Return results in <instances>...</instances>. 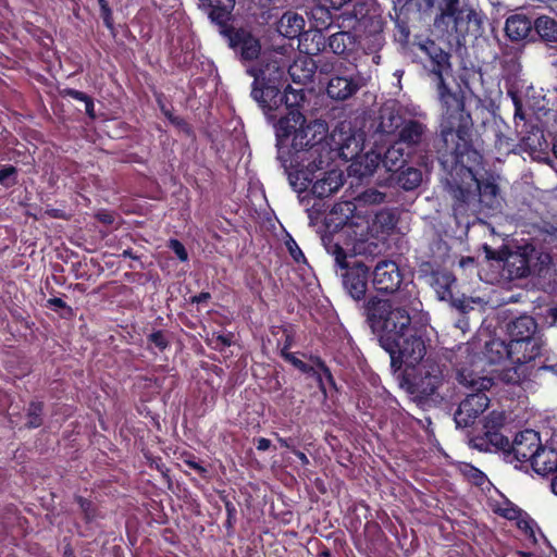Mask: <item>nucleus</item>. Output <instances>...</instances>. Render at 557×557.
<instances>
[{
  "instance_id": "nucleus-59",
  "label": "nucleus",
  "mask_w": 557,
  "mask_h": 557,
  "mask_svg": "<svg viewBox=\"0 0 557 557\" xmlns=\"http://www.w3.org/2000/svg\"><path fill=\"white\" fill-rule=\"evenodd\" d=\"M77 504L79 505L82 511L85 513V517L87 519L91 518L94 516V509L91 502L85 499L82 496L76 497Z\"/></svg>"
},
{
  "instance_id": "nucleus-29",
  "label": "nucleus",
  "mask_w": 557,
  "mask_h": 557,
  "mask_svg": "<svg viewBox=\"0 0 557 557\" xmlns=\"http://www.w3.org/2000/svg\"><path fill=\"white\" fill-rule=\"evenodd\" d=\"M533 28L534 22L524 14L510 15L505 23V33L511 41L525 39Z\"/></svg>"
},
{
  "instance_id": "nucleus-31",
  "label": "nucleus",
  "mask_w": 557,
  "mask_h": 557,
  "mask_svg": "<svg viewBox=\"0 0 557 557\" xmlns=\"http://www.w3.org/2000/svg\"><path fill=\"white\" fill-rule=\"evenodd\" d=\"M391 180L403 190L412 191L421 185L423 173L420 169L409 165L394 172Z\"/></svg>"
},
{
  "instance_id": "nucleus-49",
  "label": "nucleus",
  "mask_w": 557,
  "mask_h": 557,
  "mask_svg": "<svg viewBox=\"0 0 557 557\" xmlns=\"http://www.w3.org/2000/svg\"><path fill=\"white\" fill-rule=\"evenodd\" d=\"M98 3L100 5V16L102 17L104 25L113 33L114 23L112 10L106 0H98Z\"/></svg>"
},
{
  "instance_id": "nucleus-55",
  "label": "nucleus",
  "mask_w": 557,
  "mask_h": 557,
  "mask_svg": "<svg viewBox=\"0 0 557 557\" xmlns=\"http://www.w3.org/2000/svg\"><path fill=\"white\" fill-rule=\"evenodd\" d=\"M285 360L304 373H311L313 368L293 355H285Z\"/></svg>"
},
{
  "instance_id": "nucleus-60",
  "label": "nucleus",
  "mask_w": 557,
  "mask_h": 557,
  "mask_svg": "<svg viewBox=\"0 0 557 557\" xmlns=\"http://www.w3.org/2000/svg\"><path fill=\"white\" fill-rule=\"evenodd\" d=\"M16 173V169L12 165L0 169V184L9 185L8 180Z\"/></svg>"
},
{
  "instance_id": "nucleus-44",
  "label": "nucleus",
  "mask_w": 557,
  "mask_h": 557,
  "mask_svg": "<svg viewBox=\"0 0 557 557\" xmlns=\"http://www.w3.org/2000/svg\"><path fill=\"white\" fill-rule=\"evenodd\" d=\"M357 199L362 205H381L385 202L386 194L374 188H369L362 191Z\"/></svg>"
},
{
  "instance_id": "nucleus-23",
  "label": "nucleus",
  "mask_w": 557,
  "mask_h": 557,
  "mask_svg": "<svg viewBox=\"0 0 557 557\" xmlns=\"http://www.w3.org/2000/svg\"><path fill=\"white\" fill-rule=\"evenodd\" d=\"M484 358L488 363H499L506 359H510L512 363H520L518 361L519 355L513 354L512 345L506 343L500 338H492L485 343Z\"/></svg>"
},
{
  "instance_id": "nucleus-12",
  "label": "nucleus",
  "mask_w": 557,
  "mask_h": 557,
  "mask_svg": "<svg viewBox=\"0 0 557 557\" xmlns=\"http://www.w3.org/2000/svg\"><path fill=\"white\" fill-rule=\"evenodd\" d=\"M221 34L227 39V44L243 62H250L259 58L261 44L258 37L245 28L228 27L227 23L220 26Z\"/></svg>"
},
{
  "instance_id": "nucleus-52",
  "label": "nucleus",
  "mask_w": 557,
  "mask_h": 557,
  "mask_svg": "<svg viewBox=\"0 0 557 557\" xmlns=\"http://www.w3.org/2000/svg\"><path fill=\"white\" fill-rule=\"evenodd\" d=\"M286 247H287L290 256L293 257V259L296 262L299 263V262H305L306 261L305 255L302 253L301 249L299 248L297 243L292 237H289L286 240Z\"/></svg>"
},
{
  "instance_id": "nucleus-34",
  "label": "nucleus",
  "mask_w": 557,
  "mask_h": 557,
  "mask_svg": "<svg viewBox=\"0 0 557 557\" xmlns=\"http://www.w3.org/2000/svg\"><path fill=\"white\" fill-rule=\"evenodd\" d=\"M457 381L471 389L473 393L488 391L493 386V380L488 376H481L472 370L460 368L457 370Z\"/></svg>"
},
{
  "instance_id": "nucleus-38",
  "label": "nucleus",
  "mask_w": 557,
  "mask_h": 557,
  "mask_svg": "<svg viewBox=\"0 0 557 557\" xmlns=\"http://www.w3.org/2000/svg\"><path fill=\"white\" fill-rule=\"evenodd\" d=\"M527 252L530 257L532 273L542 276L552 263V256L545 251H539L533 246L527 245Z\"/></svg>"
},
{
  "instance_id": "nucleus-6",
  "label": "nucleus",
  "mask_w": 557,
  "mask_h": 557,
  "mask_svg": "<svg viewBox=\"0 0 557 557\" xmlns=\"http://www.w3.org/2000/svg\"><path fill=\"white\" fill-rule=\"evenodd\" d=\"M438 11L434 18V28L442 35L455 36L458 44L468 34L476 35L481 29L479 14L461 0H440Z\"/></svg>"
},
{
  "instance_id": "nucleus-9",
  "label": "nucleus",
  "mask_w": 557,
  "mask_h": 557,
  "mask_svg": "<svg viewBox=\"0 0 557 557\" xmlns=\"http://www.w3.org/2000/svg\"><path fill=\"white\" fill-rule=\"evenodd\" d=\"M537 323L533 317L521 314L506 324V333L510 338L512 351L519 355L520 363H528L541 355L542 345L535 337Z\"/></svg>"
},
{
  "instance_id": "nucleus-62",
  "label": "nucleus",
  "mask_w": 557,
  "mask_h": 557,
  "mask_svg": "<svg viewBox=\"0 0 557 557\" xmlns=\"http://www.w3.org/2000/svg\"><path fill=\"white\" fill-rule=\"evenodd\" d=\"M379 248L377 244L374 243V242H371V243H363L359 246L358 248V253H363V255H373L374 253V250H376Z\"/></svg>"
},
{
  "instance_id": "nucleus-17",
  "label": "nucleus",
  "mask_w": 557,
  "mask_h": 557,
  "mask_svg": "<svg viewBox=\"0 0 557 557\" xmlns=\"http://www.w3.org/2000/svg\"><path fill=\"white\" fill-rule=\"evenodd\" d=\"M335 20L341 29L359 32L369 25L372 17L369 15L368 4L362 0H352L350 5L345 7Z\"/></svg>"
},
{
  "instance_id": "nucleus-61",
  "label": "nucleus",
  "mask_w": 557,
  "mask_h": 557,
  "mask_svg": "<svg viewBox=\"0 0 557 557\" xmlns=\"http://www.w3.org/2000/svg\"><path fill=\"white\" fill-rule=\"evenodd\" d=\"M226 512H227V520H226V527L232 528L235 522V516H236V508L235 506L227 502L225 504Z\"/></svg>"
},
{
  "instance_id": "nucleus-2",
  "label": "nucleus",
  "mask_w": 557,
  "mask_h": 557,
  "mask_svg": "<svg viewBox=\"0 0 557 557\" xmlns=\"http://www.w3.org/2000/svg\"><path fill=\"white\" fill-rule=\"evenodd\" d=\"M471 131H453L446 140L438 136L434 145L444 171L441 183L450 197L457 219L495 214L505 201L498 176L485 173L478 177L472 171V165L480 163L482 157L471 145Z\"/></svg>"
},
{
  "instance_id": "nucleus-42",
  "label": "nucleus",
  "mask_w": 557,
  "mask_h": 557,
  "mask_svg": "<svg viewBox=\"0 0 557 557\" xmlns=\"http://www.w3.org/2000/svg\"><path fill=\"white\" fill-rule=\"evenodd\" d=\"M380 163H382V154L380 152H367L363 157V161L359 164L360 169L357 170V172L360 176L371 175Z\"/></svg>"
},
{
  "instance_id": "nucleus-45",
  "label": "nucleus",
  "mask_w": 557,
  "mask_h": 557,
  "mask_svg": "<svg viewBox=\"0 0 557 557\" xmlns=\"http://www.w3.org/2000/svg\"><path fill=\"white\" fill-rule=\"evenodd\" d=\"M506 417L504 412L492 411L484 419L483 431L498 432L505 424Z\"/></svg>"
},
{
  "instance_id": "nucleus-35",
  "label": "nucleus",
  "mask_w": 557,
  "mask_h": 557,
  "mask_svg": "<svg viewBox=\"0 0 557 557\" xmlns=\"http://www.w3.org/2000/svg\"><path fill=\"white\" fill-rule=\"evenodd\" d=\"M520 146L531 156H534L535 153L545 151L548 148V143L544 136V132L540 127L532 125L522 136Z\"/></svg>"
},
{
  "instance_id": "nucleus-48",
  "label": "nucleus",
  "mask_w": 557,
  "mask_h": 557,
  "mask_svg": "<svg viewBox=\"0 0 557 557\" xmlns=\"http://www.w3.org/2000/svg\"><path fill=\"white\" fill-rule=\"evenodd\" d=\"M465 475L475 485L481 486L487 480L486 475L478 468L466 465L463 468Z\"/></svg>"
},
{
  "instance_id": "nucleus-63",
  "label": "nucleus",
  "mask_w": 557,
  "mask_h": 557,
  "mask_svg": "<svg viewBox=\"0 0 557 557\" xmlns=\"http://www.w3.org/2000/svg\"><path fill=\"white\" fill-rule=\"evenodd\" d=\"M212 344L215 349H222L225 346H230L231 341L226 336L218 335L212 338Z\"/></svg>"
},
{
  "instance_id": "nucleus-15",
  "label": "nucleus",
  "mask_w": 557,
  "mask_h": 557,
  "mask_svg": "<svg viewBox=\"0 0 557 557\" xmlns=\"http://www.w3.org/2000/svg\"><path fill=\"white\" fill-rule=\"evenodd\" d=\"M366 85L367 79L361 73L351 75L342 73L330 78L326 95L335 101H345L352 98Z\"/></svg>"
},
{
  "instance_id": "nucleus-56",
  "label": "nucleus",
  "mask_w": 557,
  "mask_h": 557,
  "mask_svg": "<svg viewBox=\"0 0 557 557\" xmlns=\"http://www.w3.org/2000/svg\"><path fill=\"white\" fill-rule=\"evenodd\" d=\"M169 247L174 251L181 261H186L188 259L187 251L180 240L170 239Z\"/></svg>"
},
{
  "instance_id": "nucleus-14",
  "label": "nucleus",
  "mask_w": 557,
  "mask_h": 557,
  "mask_svg": "<svg viewBox=\"0 0 557 557\" xmlns=\"http://www.w3.org/2000/svg\"><path fill=\"white\" fill-rule=\"evenodd\" d=\"M540 446L539 433L533 430H525L516 435L504 458L510 463L513 461H532Z\"/></svg>"
},
{
  "instance_id": "nucleus-16",
  "label": "nucleus",
  "mask_w": 557,
  "mask_h": 557,
  "mask_svg": "<svg viewBox=\"0 0 557 557\" xmlns=\"http://www.w3.org/2000/svg\"><path fill=\"white\" fill-rule=\"evenodd\" d=\"M488 405L490 398L484 392L468 394L454 414L456 426L463 429L471 425Z\"/></svg>"
},
{
  "instance_id": "nucleus-22",
  "label": "nucleus",
  "mask_w": 557,
  "mask_h": 557,
  "mask_svg": "<svg viewBox=\"0 0 557 557\" xmlns=\"http://www.w3.org/2000/svg\"><path fill=\"white\" fill-rule=\"evenodd\" d=\"M281 102L274 107H260L264 114L269 120H273L275 115L272 114L273 111L281 109L284 104L286 113H292L294 111H300V107L306 100V94L302 88L295 89L292 86H287L284 90V94L280 92Z\"/></svg>"
},
{
  "instance_id": "nucleus-36",
  "label": "nucleus",
  "mask_w": 557,
  "mask_h": 557,
  "mask_svg": "<svg viewBox=\"0 0 557 557\" xmlns=\"http://www.w3.org/2000/svg\"><path fill=\"white\" fill-rule=\"evenodd\" d=\"M326 38L321 30L304 32L299 38V47L305 55L311 57L320 53L325 49Z\"/></svg>"
},
{
  "instance_id": "nucleus-54",
  "label": "nucleus",
  "mask_w": 557,
  "mask_h": 557,
  "mask_svg": "<svg viewBox=\"0 0 557 557\" xmlns=\"http://www.w3.org/2000/svg\"><path fill=\"white\" fill-rule=\"evenodd\" d=\"M47 306L54 310H63L62 317H67L72 314V308L67 306L61 298L54 297L47 300Z\"/></svg>"
},
{
  "instance_id": "nucleus-47",
  "label": "nucleus",
  "mask_w": 557,
  "mask_h": 557,
  "mask_svg": "<svg viewBox=\"0 0 557 557\" xmlns=\"http://www.w3.org/2000/svg\"><path fill=\"white\" fill-rule=\"evenodd\" d=\"M318 367H319V371L313 369V371H311V373L317 377V380L320 384V388L323 392H325L323 380H326L330 385L335 386V381L331 373V370L321 361H319Z\"/></svg>"
},
{
  "instance_id": "nucleus-8",
  "label": "nucleus",
  "mask_w": 557,
  "mask_h": 557,
  "mask_svg": "<svg viewBox=\"0 0 557 557\" xmlns=\"http://www.w3.org/2000/svg\"><path fill=\"white\" fill-rule=\"evenodd\" d=\"M321 240L326 251L334 257L335 264L345 270L342 277L347 293L355 300L364 299L368 289L369 268L359 261L349 264L346 252L339 243L334 239L333 234L322 235Z\"/></svg>"
},
{
  "instance_id": "nucleus-11",
  "label": "nucleus",
  "mask_w": 557,
  "mask_h": 557,
  "mask_svg": "<svg viewBox=\"0 0 557 557\" xmlns=\"http://www.w3.org/2000/svg\"><path fill=\"white\" fill-rule=\"evenodd\" d=\"M432 132L425 123L416 119H408L404 122L397 133V141L418 159H424L431 151Z\"/></svg>"
},
{
  "instance_id": "nucleus-20",
  "label": "nucleus",
  "mask_w": 557,
  "mask_h": 557,
  "mask_svg": "<svg viewBox=\"0 0 557 557\" xmlns=\"http://www.w3.org/2000/svg\"><path fill=\"white\" fill-rule=\"evenodd\" d=\"M324 169L323 176L319 177L313 173V180L309 183L312 184V195L319 199L330 197L336 193L344 184L343 173L339 170Z\"/></svg>"
},
{
  "instance_id": "nucleus-39",
  "label": "nucleus",
  "mask_w": 557,
  "mask_h": 557,
  "mask_svg": "<svg viewBox=\"0 0 557 557\" xmlns=\"http://www.w3.org/2000/svg\"><path fill=\"white\" fill-rule=\"evenodd\" d=\"M450 305L461 314H470L472 312H480L484 307V301L481 298H472L462 295L461 297H453Z\"/></svg>"
},
{
  "instance_id": "nucleus-19",
  "label": "nucleus",
  "mask_w": 557,
  "mask_h": 557,
  "mask_svg": "<svg viewBox=\"0 0 557 557\" xmlns=\"http://www.w3.org/2000/svg\"><path fill=\"white\" fill-rule=\"evenodd\" d=\"M503 272L509 280L523 278L532 274V265L527 252V246L516 251H510L506 256Z\"/></svg>"
},
{
  "instance_id": "nucleus-58",
  "label": "nucleus",
  "mask_w": 557,
  "mask_h": 557,
  "mask_svg": "<svg viewBox=\"0 0 557 557\" xmlns=\"http://www.w3.org/2000/svg\"><path fill=\"white\" fill-rule=\"evenodd\" d=\"M317 71H319L320 74L329 75L336 71V62L332 60H319L317 62Z\"/></svg>"
},
{
  "instance_id": "nucleus-7",
  "label": "nucleus",
  "mask_w": 557,
  "mask_h": 557,
  "mask_svg": "<svg viewBox=\"0 0 557 557\" xmlns=\"http://www.w3.org/2000/svg\"><path fill=\"white\" fill-rule=\"evenodd\" d=\"M286 65L277 60L263 59L247 73L253 77L251 97L260 107H274L281 102L280 89Z\"/></svg>"
},
{
  "instance_id": "nucleus-13",
  "label": "nucleus",
  "mask_w": 557,
  "mask_h": 557,
  "mask_svg": "<svg viewBox=\"0 0 557 557\" xmlns=\"http://www.w3.org/2000/svg\"><path fill=\"white\" fill-rule=\"evenodd\" d=\"M404 276L399 265L393 260H381L372 271V285L376 292L393 294L403 283Z\"/></svg>"
},
{
  "instance_id": "nucleus-3",
  "label": "nucleus",
  "mask_w": 557,
  "mask_h": 557,
  "mask_svg": "<svg viewBox=\"0 0 557 557\" xmlns=\"http://www.w3.org/2000/svg\"><path fill=\"white\" fill-rule=\"evenodd\" d=\"M420 49L429 58L430 64L425 65V69L435 85L443 109L438 136H444L446 139L447 135H453V131L458 129L465 133L467 129H472L473 121L466 109L462 91L459 88L454 90L448 84V79L454 78L450 54L433 40L425 41Z\"/></svg>"
},
{
  "instance_id": "nucleus-4",
  "label": "nucleus",
  "mask_w": 557,
  "mask_h": 557,
  "mask_svg": "<svg viewBox=\"0 0 557 557\" xmlns=\"http://www.w3.org/2000/svg\"><path fill=\"white\" fill-rule=\"evenodd\" d=\"M362 308L373 333L379 335L381 347L394 345L395 338L413 329L412 323L421 326L429 323V313L416 296L395 300L371 296Z\"/></svg>"
},
{
  "instance_id": "nucleus-26",
  "label": "nucleus",
  "mask_w": 557,
  "mask_h": 557,
  "mask_svg": "<svg viewBox=\"0 0 557 557\" xmlns=\"http://www.w3.org/2000/svg\"><path fill=\"white\" fill-rule=\"evenodd\" d=\"M287 72L294 83L306 85L313 81L317 62L311 57L300 55L288 66Z\"/></svg>"
},
{
  "instance_id": "nucleus-30",
  "label": "nucleus",
  "mask_w": 557,
  "mask_h": 557,
  "mask_svg": "<svg viewBox=\"0 0 557 557\" xmlns=\"http://www.w3.org/2000/svg\"><path fill=\"white\" fill-rule=\"evenodd\" d=\"M304 16L293 11L285 12L276 25L280 35L289 39L300 38L304 34Z\"/></svg>"
},
{
  "instance_id": "nucleus-32",
  "label": "nucleus",
  "mask_w": 557,
  "mask_h": 557,
  "mask_svg": "<svg viewBox=\"0 0 557 557\" xmlns=\"http://www.w3.org/2000/svg\"><path fill=\"white\" fill-rule=\"evenodd\" d=\"M417 158L408 154V150L395 140L384 152L382 164L388 172H396L405 166L408 159Z\"/></svg>"
},
{
  "instance_id": "nucleus-46",
  "label": "nucleus",
  "mask_w": 557,
  "mask_h": 557,
  "mask_svg": "<svg viewBox=\"0 0 557 557\" xmlns=\"http://www.w3.org/2000/svg\"><path fill=\"white\" fill-rule=\"evenodd\" d=\"M42 404L41 403H32L28 407L27 411V422L26 425L28 428H38L42 423Z\"/></svg>"
},
{
  "instance_id": "nucleus-53",
  "label": "nucleus",
  "mask_w": 557,
  "mask_h": 557,
  "mask_svg": "<svg viewBox=\"0 0 557 557\" xmlns=\"http://www.w3.org/2000/svg\"><path fill=\"white\" fill-rule=\"evenodd\" d=\"M149 343L153 344L160 350L166 348L169 342L163 331H156L148 336Z\"/></svg>"
},
{
  "instance_id": "nucleus-64",
  "label": "nucleus",
  "mask_w": 557,
  "mask_h": 557,
  "mask_svg": "<svg viewBox=\"0 0 557 557\" xmlns=\"http://www.w3.org/2000/svg\"><path fill=\"white\" fill-rule=\"evenodd\" d=\"M66 95L70 96L71 98L73 99H76V100H79V101H85L87 100V98H89L88 95H86L85 92L83 91H79V90H76V89H66L65 90Z\"/></svg>"
},
{
  "instance_id": "nucleus-1",
  "label": "nucleus",
  "mask_w": 557,
  "mask_h": 557,
  "mask_svg": "<svg viewBox=\"0 0 557 557\" xmlns=\"http://www.w3.org/2000/svg\"><path fill=\"white\" fill-rule=\"evenodd\" d=\"M274 128L276 159L298 193L308 188L314 172L329 168L337 156L348 160L358 154V143L345 122L333 129L330 139L325 121L307 122L300 111L281 115Z\"/></svg>"
},
{
  "instance_id": "nucleus-5",
  "label": "nucleus",
  "mask_w": 557,
  "mask_h": 557,
  "mask_svg": "<svg viewBox=\"0 0 557 557\" xmlns=\"http://www.w3.org/2000/svg\"><path fill=\"white\" fill-rule=\"evenodd\" d=\"M446 377V366L435 358L428 357L408 386L412 400L423 409L442 405L448 398V395L442 393L447 384Z\"/></svg>"
},
{
  "instance_id": "nucleus-28",
  "label": "nucleus",
  "mask_w": 557,
  "mask_h": 557,
  "mask_svg": "<svg viewBox=\"0 0 557 557\" xmlns=\"http://www.w3.org/2000/svg\"><path fill=\"white\" fill-rule=\"evenodd\" d=\"M428 282L435 290L440 300L450 301L454 297L451 286L456 282V278L451 272L432 269L428 275Z\"/></svg>"
},
{
  "instance_id": "nucleus-40",
  "label": "nucleus",
  "mask_w": 557,
  "mask_h": 557,
  "mask_svg": "<svg viewBox=\"0 0 557 557\" xmlns=\"http://www.w3.org/2000/svg\"><path fill=\"white\" fill-rule=\"evenodd\" d=\"M513 367H508L502 370L499 377L500 380L510 385H519L527 377V368L525 363H515Z\"/></svg>"
},
{
  "instance_id": "nucleus-50",
  "label": "nucleus",
  "mask_w": 557,
  "mask_h": 557,
  "mask_svg": "<svg viewBox=\"0 0 557 557\" xmlns=\"http://www.w3.org/2000/svg\"><path fill=\"white\" fill-rule=\"evenodd\" d=\"M321 8L327 11L341 12L345 7L350 5L352 0H317Z\"/></svg>"
},
{
  "instance_id": "nucleus-18",
  "label": "nucleus",
  "mask_w": 557,
  "mask_h": 557,
  "mask_svg": "<svg viewBox=\"0 0 557 557\" xmlns=\"http://www.w3.org/2000/svg\"><path fill=\"white\" fill-rule=\"evenodd\" d=\"M406 119L399 113L395 104H385L379 111V116L371 124L373 136L383 139L386 136H397Z\"/></svg>"
},
{
  "instance_id": "nucleus-24",
  "label": "nucleus",
  "mask_w": 557,
  "mask_h": 557,
  "mask_svg": "<svg viewBox=\"0 0 557 557\" xmlns=\"http://www.w3.org/2000/svg\"><path fill=\"white\" fill-rule=\"evenodd\" d=\"M326 41L327 47L334 54L348 58L358 45V36L355 32L342 29L331 35Z\"/></svg>"
},
{
  "instance_id": "nucleus-25",
  "label": "nucleus",
  "mask_w": 557,
  "mask_h": 557,
  "mask_svg": "<svg viewBox=\"0 0 557 557\" xmlns=\"http://www.w3.org/2000/svg\"><path fill=\"white\" fill-rule=\"evenodd\" d=\"M356 206L350 201L338 202L333 206L325 216V226L330 233L338 232L346 226L354 216Z\"/></svg>"
},
{
  "instance_id": "nucleus-33",
  "label": "nucleus",
  "mask_w": 557,
  "mask_h": 557,
  "mask_svg": "<svg viewBox=\"0 0 557 557\" xmlns=\"http://www.w3.org/2000/svg\"><path fill=\"white\" fill-rule=\"evenodd\" d=\"M533 470L541 475H547L557 471V450L540 446L533 460L531 461Z\"/></svg>"
},
{
  "instance_id": "nucleus-27",
  "label": "nucleus",
  "mask_w": 557,
  "mask_h": 557,
  "mask_svg": "<svg viewBox=\"0 0 557 557\" xmlns=\"http://www.w3.org/2000/svg\"><path fill=\"white\" fill-rule=\"evenodd\" d=\"M470 444L472 445V447L482 451H490L492 450V448H494L495 450H502L505 456L510 445V442L499 431H483L481 435L472 437L470 440Z\"/></svg>"
},
{
  "instance_id": "nucleus-57",
  "label": "nucleus",
  "mask_w": 557,
  "mask_h": 557,
  "mask_svg": "<svg viewBox=\"0 0 557 557\" xmlns=\"http://www.w3.org/2000/svg\"><path fill=\"white\" fill-rule=\"evenodd\" d=\"M495 136H496L495 146L499 150H504L507 152L512 150L513 145L510 143L509 138L506 137L500 131H495Z\"/></svg>"
},
{
  "instance_id": "nucleus-10",
  "label": "nucleus",
  "mask_w": 557,
  "mask_h": 557,
  "mask_svg": "<svg viewBox=\"0 0 557 557\" xmlns=\"http://www.w3.org/2000/svg\"><path fill=\"white\" fill-rule=\"evenodd\" d=\"M382 348L389 354L391 367L395 372L403 364L414 367L423 362L426 355L425 342L413 329L395 338V343L391 347L383 346Z\"/></svg>"
},
{
  "instance_id": "nucleus-37",
  "label": "nucleus",
  "mask_w": 557,
  "mask_h": 557,
  "mask_svg": "<svg viewBox=\"0 0 557 557\" xmlns=\"http://www.w3.org/2000/svg\"><path fill=\"white\" fill-rule=\"evenodd\" d=\"M534 29L540 39L547 45L557 44V21L542 15L534 21Z\"/></svg>"
},
{
  "instance_id": "nucleus-21",
  "label": "nucleus",
  "mask_w": 557,
  "mask_h": 557,
  "mask_svg": "<svg viewBox=\"0 0 557 557\" xmlns=\"http://www.w3.org/2000/svg\"><path fill=\"white\" fill-rule=\"evenodd\" d=\"M235 2L236 0H199V8L213 23L224 26L231 20Z\"/></svg>"
},
{
  "instance_id": "nucleus-43",
  "label": "nucleus",
  "mask_w": 557,
  "mask_h": 557,
  "mask_svg": "<svg viewBox=\"0 0 557 557\" xmlns=\"http://www.w3.org/2000/svg\"><path fill=\"white\" fill-rule=\"evenodd\" d=\"M358 45L362 46L364 53H376L384 45V38L380 32L364 37L362 40H358Z\"/></svg>"
},
{
  "instance_id": "nucleus-41",
  "label": "nucleus",
  "mask_w": 557,
  "mask_h": 557,
  "mask_svg": "<svg viewBox=\"0 0 557 557\" xmlns=\"http://www.w3.org/2000/svg\"><path fill=\"white\" fill-rule=\"evenodd\" d=\"M312 198L309 196L300 197L299 201L301 206L306 208L308 218L310 220V224H315V222L319 220L320 215L324 211V203L322 202V199H313V203L310 205Z\"/></svg>"
},
{
  "instance_id": "nucleus-51",
  "label": "nucleus",
  "mask_w": 557,
  "mask_h": 557,
  "mask_svg": "<svg viewBox=\"0 0 557 557\" xmlns=\"http://www.w3.org/2000/svg\"><path fill=\"white\" fill-rule=\"evenodd\" d=\"M431 250L438 259H444L449 251V246L441 237H437L432 242Z\"/></svg>"
}]
</instances>
